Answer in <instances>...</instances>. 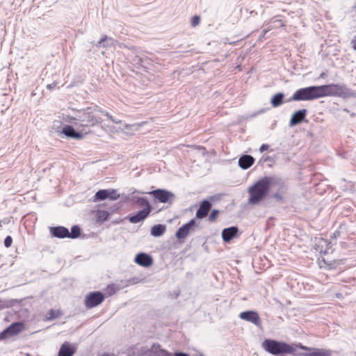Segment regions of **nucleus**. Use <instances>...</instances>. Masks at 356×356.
Listing matches in <instances>:
<instances>
[{"mask_svg": "<svg viewBox=\"0 0 356 356\" xmlns=\"http://www.w3.org/2000/svg\"><path fill=\"white\" fill-rule=\"evenodd\" d=\"M277 181L280 182V179ZM277 180L273 177H264L249 188L250 197L248 202L250 204H257L266 195L270 186L275 184Z\"/></svg>", "mask_w": 356, "mask_h": 356, "instance_id": "f257e3e1", "label": "nucleus"}, {"mask_svg": "<svg viewBox=\"0 0 356 356\" xmlns=\"http://www.w3.org/2000/svg\"><path fill=\"white\" fill-rule=\"evenodd\" d=\"M104 113L98 106L88 107L86 109L77 111L78 127H93L102 122L99 113Z\"/></svg>", "mask_w": 356, "mask_h": 356, "instance_id": "f03ea898", "label": "nucleus"}, {"mask_svg": "<svg viewBox=\"0 0 356 356\" xmlns=\"http://www.w3.org/2000/svg\"><path fill=\"white\" fill-rule=\"evenodd\" d=\"M261 347L268 353L278 355L281 354H290L294 356L298 355V346L288 344L285 342L278 341L274 339H265Z\"/></svg>", "mask_w": 356, "mask_h": 356, "instance_id": "7ed1b4c3", "label": "nucleus"}, {"mask_svg": "<svg viewBox=\"0 0 356 356\" xmlns=\"http://www.w3.org/2000/svg\"><path fill=\"white\" fill-rule=\"evenodd\" d=\"M319 98L317 86L302 88L296 90L289 101H312Z\"/></svg>", "mask_w": 356, "mask_h": 356, "instance_id": "20e7f679", "label": "nucleus"}, {"mask_svg": "<svg viewBox=\"0 0 356 356\" xmlns=\"http://www.w3.org/2000/svg\"><path fill=\"white\" fill-rule=\"evenodd\" d=\"M319 98L326 96H334L343 90V86L339 84H328L317 86Z\"/></svg>", "mask_w": 356, "mask_h": 356, "instance_id": "39448f33", "label": "nucleus"}, {"mask_svg": "<svg viewBox=\"0 0 356 356\" xmlns=\"http://www.w3.org/2000/svg\"><path fill=\"white\" fill-rule=\"evenodd\" d=\"M162 203H171L175 200V195L168 191L164 189H156L148 193Z\"/></svg>", "mask_w": 356, "mask_h": 356, "instance_id": "423d86ee", "label": "nucleus"}, {"mask_svg": "<svg viewBox=\"0 0 356 356\" xmlns=\"http://www.w3.org/2000/svg\"><path fill=\"white\" fill-rule=\"evenodd\" d=\"M104 300V296L100 291L90 293L85 299V305L87 308H92L100 305Z\"/></svg>", "mask_w": 356, "mask_h": 356, "instance_id": "0eeeda50", "label": "nucleus"}, {"mask_svg": "<svg viewBox=\"0 0 356 356\" xmlns=\"http://www.w3.org/2000/svg\"><path fill=\"white\" fill-rule=\"evenodd\" d=\"M23 329V324L20 323H15L6 328L0 333V340L5 339L19 334Z\"/></svg>", "mask_w": 356, "mask_h": 356, "instance_id": "6e6552de", "label": "nucleus"}, {"mask_svg": "<svg viewBox=\"0 0 356 356\" xmlns=\"http://www.w3.org/2000/svg\"><path fill=\"white\" fill-rule=\"evenodd\" d=\"M196 225L195 219H191L188 222L184 224L178 229L176 232V237L179 240L184 239L189 234L190 232L194 229Z\"/></svg>", "mask_w": 356, "mask_h": 356, "instance_id": "1a4fd4ad", "label": "nucleus"}, {"mask_svg": "<svg viewBox=\"0 0 356 356\" xmlns=\"http://www.w3.org/2000/svg\"><path fill=\"white\" fill-rule=\"evenodd\" d=\"M239 317L242 320L252 323L258 327L261 325V318L258 313L254 311L243 312L239 314Z\"/></svg>", "mask_w": 356, "mask_h": 356, "instance_id": "9d476101", "label": "nucleus"}, {"mask_svg": "<svg viewBox=\"0 0 356 356\" xmlns=\"http://www.w3.org/2000/svg\"><path fill=\"white\" fill-rule=\"evenodd\" d=\"M135 262L141 266L149 267L152 264L153 259L145 253H139L135 257Z\"/></svg>", "mask_w": 356, "mask_h": 356, "instance_id": "9b49d317", "label": "nucleus"}, {"mask_svg": "<svg viewBox=\"0 0 356 356\" xmlns=\"http://www.w3.org/2000/svg\"><path fill=\"white\" fill-rule=\"evenodd\" d=\"M62 133L67 138L79 140L83 138V135L81 133L76 131L72 126L70 125L63 127Z\"/></svg>", "mask_w": 356, "mask_h": 356, "instance_id": "f8f14e48", "label": "nucleus"}, {"mask_svg": "<svg viewBox=\"0 0 356 356\" xmlns=\"http://www.w3.org/2000/svg\"><path fill=\"white\" fill-rule=\"evenodd\" d=\"M307 114L306 109H301L295 112L289 122V126L293 127L304 120Z\"/></svg>", "mask_w": 356, "mask_h": 356, "instance_id": "ddd939ff", "label": "nucleus"}, {"mask_svg": "<svg viewBox=\"0 0 356 356\" xmlns=\"http://www.w3.org/2000/svg\"><path fill=\"white\" fill-rule=\"evenodd\" d=\"M211 203L207 200L202 202L196 212V218L202 219L206 217L211 209Z\"/></svg>", "mask_w": 356, "mask_h": 356, "instance_id": "4468645a", "label": "nucleus"}, {"mask_svg": "<svg viewBox=\"0 0 356 356\" xmlns=\"http://www.w3.org/2000/svg\"><path fill=\"white\" fill-rule=\"evenodd\" d=\"M117 43L118 42L115 40L104 35L95 45L97 48H115Z\"/></svg>", "mask_w": 356, "mask_h": 356, "instance_id": "2eb2a0df", "label": "nucleus"}, {"mask_svg": "<svg viewBox=\"0 0 356 356\" xmlns=\"http://www.w3.org/2000/svg\"><path fill=\"white\" fill-rule=\"evenodd\" d=\"M50 232L54 236L60 238H68L69 236V230L62 226L51 227Z\"/></svg>", "mask_w": 356, "mask_h": 356, "instance_id": "dca6fc26", "label": "nucleus"}, {"mask_svg": "<svg viewBox=\"0 0 356 356\" xmlns=\"http://www.w3.org/2000/svg\"><path fill=\"white\" fill-rule=\"evenodd\" d=\"M150 211V209H144L138 211L136 215L131 216L129 220L131 223H138L146 218L149 214Z\"/></svg>", "mask_w": 356, "mask_h": 356, "instance_id": "f3484780", "label": "nucleus"}, {"mask_svg": "<svg viewBox=\"0 0 356 356\" xmlns=\"http://www.w3.org/2000/svg\"><path fill=\"white\" fill-rule=\"evenodd\" d=\"M238 229L236 227L225 228L222 232V238L224 241H230L237 234Z\"/></svg>", "mask_w": 356, "mask_h": 356, "instance_id": "a211bd4d", "label": "nucleus"}, {"mask_svg": "<svg viewBox=\"0 0 356 356\" xmlns=\"http://www.w3.org/2000/svg\"><path fill=\"white\" fill-rule=\"evenodd\" d=\"M254 162V159L250 155H243L238 159V165L244 170L251 167Z\"/></svg>", "mask_w": 356, "mask_h": 356, "instance_id": "6ab92c4d", "label": "nucleus"}, {"mask_svg": "<svg viewBox=\"0 0 356 356\" xmlns=\"http://www.w3.org/2000/svg\"><path fill=\"white\" fill-rule=\"evenodd\" d=\"M75 348L65 342L60 348L58 356H72L75 353Z\"/></svg>", "mask_w": 356, "mask_h": 356, "instance_id": "aec40b11", "label": "nucleus"}, {"mask_svg": "<svg viewBox=\"0 0 356 356\" xmlns=\"http://www.w3.org/2000/svg\"><path fill=\"white\" fill-rule=\"evenodd\" d=\"M303 356H332V352L325 349H315L313 352L305 353Z\"/></svg>", "mask_w": 356, "mask_h": 356, "instance_id": "412c9836", "label": "nucleus"}, {"mask_svg": "<svg viewBox=\"0 0 356 356\" xmlns=\"http://www.w3.org/2000/svg\"><path fill=\"white\" fill-rule=\"evenodd\" d=\"M165 231V226L163 225H156L152 227L151 234L155 237L162 236Z\"/></svg>", "mask_w": 356, "mask_h": 356, "instance_id": "4be33fe9", "label": "nucleus"}, {"mask_svg": "<svg viewBox=\"0 0 356 356\" xmlns=\"http://www.w3.org/2000/svg\"><path fill=\"white\" fill-rule=\"evenodd\" d=\"M283 98V93H277L272 97L270 102L274 107H277L282 104Z\"/></svg>", "mask_w": 356, "mask_h": 356, "instance_id": "5701e85b", "label": "nucleus"}, {"mask_svg": "<svg viewBox=\"0 0 356 356\" xmlns=\"http://www.w3.org/2000/svg\"><path fill=\"white\" fill-rule=\"evenodd\" d=\"M78 116H77V111L74 113V115H65L63 117V119L66 122L72 123L74 126L78 127Z\"/></svg>", "mask_w": 356, "mask_h": 356, "instance_id": "b1692460", "label": "nucleus"}, {"mask_svg": "<svg viewBox=\"0 0 356 356\" xmlns=\"http://www.w3.org/2000/svg\"><path fill=\"white\" fill-rule=\"evenodd\" d=\"M109 190H99L95 193V199L104 200L108 197Z\"/></svg>", "mask_w": 356, "mask_h": 356, "instance_id": "393cba45", "label": "nucleus"}, {"mask_svg": "<svg viewBox=\"0 0 356 356\" xmlns=\"http://www.w3.org/2000/svg\"><path fill=\"white\" fill-rule=\"evenodd\" d=\"M81 233L80 227L77 225H74L71 229V232H69L68 238H76L79 236Z\"/></svg>", "mask_w": 356, "mask_h": 356, "instance_id": "a878e982", "label": "nucleus"}, {"mask_svg": "<svg viewBox=\"0 0 356 356\" xmlns=\"http://www.w3.org/2000/svg\"><path fill=\"white\" fill-rule=\"evenodd\" d=\"M109 213L106 211H99L97 214V218L99 220L104 221L108 218Z\"/></svg>", "mask_w": 356, "mask_h": 356, "instance_id": "bb28decb", "label": "nucleus"}, {"mask_svg": "<svg viewBox=\"0 0 356 356\" xmlns=\"http://www.w3.org/2000/svg\"><path fill=\"white\" fill-rule=\"evenodd\" d=\"M137 202L141 206H145V209H150V205H149V202L143 197H139L137 200Z\"/></svg>", "mask_w": 356, "mask_h": 356, "instance_id": "cd10ccee", "label": "nucleus"}, {"mask_svg": "<svg viewBox=\"0 0 356 356\" xmlns=\"http://www.w3.org/2000/svg\"><path fill=\"white\" fill-rule=\"evenodd\" d=\"M120 197L119 194L117 193L115 190H109L108 197L111 200H116Z\"/></svg>", "mask_w": 356, "mask_h": 356, "instance_id": "c85d7f7f", "label": "nucleus"}, {"mask_svg": "<svg viewBox=\"0 0 356 356\" xmlns=\"http://www.w3.org/2000/svg\"><path fill=\"white\" fill-rule=\"evenodd\" d=\"M102 114L105 115L111 121L115 124H120L122 123V121L120 120H117L114 118L111 115H110L108 112L104 111Z\"/></svg>", "mask_w": 356, "mask_h": 356, "instance_id": "c756f323", "label": "nucleus"}, {"mask_svg": "<svg viewBox=\"0 0 356 356\" xmlns=\"http://www.w3.org/2000/svg\"><path fill=\"white\" fill-rule=\"evenodd\" d=\"M200 18L199 16L195 15V16L193 17V18L191 19L192 26H195L198 25L200 24Z\"/></svg>", "mask_w": 356, "mask_h": 356, "instance_id": "7c9ffc66", "label": "nucleus"}, {"mask_svg": "<svg viewBox=\"0 0 356 356\" xmlns=\"http://www.w3.org/2000/svg\"><path fill=\"white\" fill-rule=\"evenodd\" d=\"M12 243H13V239H12L11 236H8L4 240V245L6 248H9L11 245Z\"/></svg>", "mask_w": 356, "mask_h": 356, "instance_id": "2f4dec72", "label": "nucleus"}, {"mask_svg": "<svg viewBox=\"0 0 356 356\" xmlns=\"http://www.w3.org/2000/svg\"><path fill=\"white\" fill-rule=\"evenodd\" d=\"M218 214V211L213 210L209 216V220L213 221L216 219Z\"/></svg>", "mask_w": 356, "mask_h": 356, "instance_id": "473e14b6", "label": "nucleus"}, {"mask_svg": "<svg viewBox=\"0 0 356 356\" xmlns=\"http://www.w3.org/2000/svg\"><path fill=\"white\" fill-rule=\"evenodd\" d=\"M49 316L48 317V320H52L58 316V315L56 314L54 309H50L49 312Z\"/></svg>", "mask_w": 356, "mask_h": 356, "instance_id": "72a5a7b5", "label": "nucleus"}, {"mask_svg": "<svg viewBox=\"0 0 356 356\" xmlns=\"http://www.w3.org/2000/svg\"><path fill=\"white\" fill-rule=\"evenodd\" d=\"M268 149V145H266V144H263L260 148H259V151L260 152H264V151L267 150Z\"/></svg>", "mask_w": 356, "mask_h": 356, "instance_id": "f704fd0d", "label": "nucleus"}, {"mask_svg": "<svg viewBox=\"0 0 356 356\" xmlns=\"http://www.w3.org/2000/svg\"><path fill=\"white\" fill-rule=\"evenodd\" d=\"M274 197L278 200V201H282L283 197H282V195L279 193H276L275 195H274Z\"/></svg>", "mask_w": 356, "mask_h": 356, "instance_id": "c9c22d12", "label": "nucleus"}, {"mask_svg": "<svg viewBox=\"0 0 356 356\" xmlns=\"http://www.w3.org/2000/svg\"><path fill=\"white\" fill-rule=\"evenodd\" d=\"M323 245H327V241L323 238L319 239L318 245L323 246Z\"/></svg>", "mask_w": 356, "mask_h": 356, "instance_id": "e433bc0d", "label": "nucleus"}, {"mask_svg": "<svg viewBox=\"0 0 356 356\" xmlns=\"http://www.w3.org/2000/svg\"><path fill=\"white\" fill-rule=\"evenodd\" d=\"M351 44H352L353 49L356 51V35L352 40Z\"/></svg>", "mask_w": 356, "mask_h": 356, "instance_id": "4c0bfd02", "label": "nucleus"}, {"mask_svg": "<svg viewBox=\"0 0 356 356\" xmlns=\"http://www.w3.org/2000/svg\"><path fill=\"white\" fill-rule=\"evenodd\" d=\"M55 87H56V83H54L48 84L47 86V88L49 90H51V89L54 88Z\"/></svg>", "mask_w": 356, "mask_h": 356, "instance_id": "58836bf2", "label": "nucleus"}, {"mask_svg": "<svg viewBox=\"0 0 356 356\" xmlns=\"http://www.w3.org/2000/svg\"><path fill=\"white\" fill-rule=\"evenodd\" d=\"M175 356H189V355L184 353H177L175 354Z\"/></svg>", "mask_w": 356, "mask_h": 356, "instance_id": "ea45409f", "label": "nucleus"}, {"mask_svg": "<svg viewBox=\"0 0 356 356\" xmlns=\"http://www.w3.org/2000/svg\"><path fill=\"white\" fill-rule=\"evenodd\" d=\"M335 296H336V298H342V295H341V293H337L335 294Z\"/></svg>", "mask_w": 356, "mask_h": 356, "instance_id": "a19ab883", "label": "nucleus"}, {"mask_svg": "<svg viewBox=\"0 0 356 356\" xmlns=\"http://www.w3.org/2000/svg\"><path fill=\"white\" fill-rule=\"evenodd\" d=\"M145 123H146L145 122H142L138 123L136 125L138 127H140L143 126Z\"/></svg>", "mask_w": 356, "mask_h": 356, "instance_id": "79ce46f5", "label": "nucleus"}, {"mask_svg": "<svg viewBox=\"0 0 356 356\" xmlns=\"http://www.w3.org/2000/svg\"><path fill=\"white\" fill-rule=\"evenodd\" d=\"M320 252H323V254H327L328 252V250L326 249L324 251H323L322 250H320Z\"/></svg>", "mask_w": 356, "mask_h": 356, "instance_id": "37998d69", "label": "nucleus"}, {"mask_svg": "<svg viewBox=\"0 0 356 356\" xmlns=\"http://www.w3.org/2000/svg\"><path fill=\"white\" fill-rule=\"evenodd\" d=\"M325 73H324V72L321 73V75H320V76H321V78H324V77H325Z\"/></svg>", "mask_w": 356, "mask_h": 356, "instance_id": "c03bdc74", "label": "nucleus"}, {"mask_svg": "<svg viewBox=\"0 0 356 356\" xmlns=\"http://www.w3.org/2000/svg\"><path fill=\"white\" fill-rule=\"evenodd\" d=\"M277 22L280 24V26H284V24L280 20H278Z\"/></svg>", "mask_w": 356, "mask_h": 356, "instance_id": "a18cd8bd", "label": "nucleus"}, {"mask_svg": "<svg viewBox=\"0 0 356 356\" xmlns=\"http://www.w3.org/2000/svg\"><path fill=\"white\" fill-rule=\"evenodd\" d=\"M300 348H302V349H306V348L302 345H300Z\"/></svg>", "mask_w": 356, "mask_h": 356, "instance_id": "49530a36", "label": "nucleus"}, {"mask_svg": "<svg viewBox=\"0 0 356 356\" xmlns=\"http://www.w3.org/2000/svg\"><path fill=\"white\" fill-rule=\"evenodd\" d=\"M268 30H264V34H266L267 33Z\"/></svg>", "mask_w": 356, "mask_h": 356, "instance_id": "de8ad7c7", "label": "nucleus"}, {"mask_svg": "<svg viewBox=\"0 0 356 356\" xmlns=\"http://www.w3.org/2000/svg\"><path fill=\"white\" fill-rule=\"evenodd\" d=\"M125 127L127 129V128H129V125L126 124V125H125Z\"/></svg>", "mask_w": 356, "mask_h": 356, "instance_id": "09e8293b", "label": "nucleus"}]
</instances>
